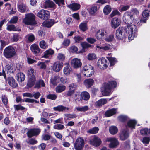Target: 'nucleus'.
<instances>
[{"label": "nucleus", "mask_w": 150, "mask_h": 150, "mask_svg": "<svg viewBox=\"0 0 150 150\" xmlns=\"http://www.w3.org/2000/svg\"><path fill=\"white\" fill-rule=\"evenodd\" d=\"M59 78L58 76H54L50 79V83L53 85H56L59 83Z\"/></svg>", "instance_id": "37"}, {"label": "nucleus", "mask_w": 150, "mask_h": 150, "mask_svg": "<svg viewBox=\"0 0 150 150\" xmlns=\"http://www.w3.org/2000/svg\"><path fill=\"white\" fill-rule=\"evenodd\" d=\"M96 58V55L94 53H90L87 56V59L89 60H92Z\"/></svg>", "instance_id": "57"}, {"label": "nucleus", "mask_w": 150, "mask_h": 150, "mask_svg": "<svg viewBox=\"0 0 150 150\" xmlns=\"http://www.w3.org/2000/svg\"><path fill=\"white\" fill-rule=\"evenodd\" d=\"M71 66L74 68L77 69L81 67L82 63L79 59L74 58L71 62Z\"/></svg>", "instance_id": "10"}, {"label": "nucleus", "mask_w": 150, "mask_h": 150, "mask_svg": "<svg viewBox=\"0 0 150 150\" xmlns=\"http://www.w3.org/2000/svg\"><path fill=\"white\" fill-rule=\"evenodd\" d=\"M72 69L68 65L64 67L63 69L64 73L66 75H69L71 72Z\"/></svg>", "instance_id": "35"}, {"label": "nucleus", "mask_w": 150, "mask_h": 150, "mask_svg": "<svg viewBox=\"0 0 150 150\" xmlns=\"http://www.w3.org/2000/svg\"><path fill=\"white\" fill-rule=\"evenodd\" d=\"M65 116L67 117L68 120H70V119H74L77 117V116L75 114H65Z\"/></svg>", "instance_id": "56"}, {"label": "nucleus", "mask_w": 150, "mask_h": 150, "mask_svg": "<svg viewBox=\"0 0 150 150\" xmlns=\"http://www.w3.org/2000/svg\"><path fill=\"white\" fill-rule=\"evenodd\" d=\"M129 137V134L127 129L123 130L120 133L119 137L121 140H125Z\"/></svg>", "instance_id": "19"}, {"label": "nucleus", "mask_w": 150, "mask_h": 150, "mask_svg": "<svg viewBox=\"0 0 150 150\" xmlns=\"http://www.w3.org/2000/svg\"><path fill=\"white\" fill-rule=\"evenodd\" d=\"M79 112H85L87 111L89 109V107L88 106H85L82 107H77L75 108Z\"/></svg>", "instance_id": "38"}, {"label": "nucleus", "mask_w": 150, "mask_h": 150, "mask_svg": "<svg viewBox=\"0 0 150 150\" xmlns=\"http://www.w3.org/2000/svg\"><path fill=\"white\" fill-rule=\"evenodd\" d=\"M108 64V62L105 58H102L98 60L97 65L100 69H104L107 68Z\"/></svg>", "instance_id": "8"}, {"label": "nucleus", "mask_w": 150, "mask_h": 150, "mask_svg": "<svg viewBox=\"0 0 150 150\" xmlns=\"http://www.w3.org/2000/svg\"><path fill=\"white\" fill-rule=\"evenodd\" d=\"M6 29L8 31H20L21 29L16 28L14 25H7Z\"/></svg>", "instance_id": "32"}, {"label": "nucleus", "mask_w": 150, "mask_h": 150, "mask_svg": "<svg viewBox=\"0 0 150 150\" xmlns=\"http://www.w3.org/2000/svg\"><path fill=\"white\" fill-rule=\"evenodd\" d=\"M140 133L142 135H150V129L148 128L142 129L140 130Z\"/></svg>", "instance_id": "40"}, {"label": "nucleus", "mask_w": 150, "mask_h": 150, "mask_svg": "<svg viewBox=\"0 0 150 150\" xmlns=\"http://www.w3.org/2000/svg\"><path fill=\"white\" fill-rule=\"evenodd\" d=\"M27 74L28 78L35 77L36 74L34 70L32 68H30L28 70Z\"/></svg>", "instance_id": "39"}, {"label": "nucleus", "mask_w": 150, "mask_h": 150, "mask_svg": "<svg viewBox=\"0 0 150 150\" xmlns=\"http://www.w3.org/2000/svg\"><path fill=\"white\" fill-rule=\"evenodd\" d=\"M77 86L76 84L72 83L69 84V90L74 92L76 89Z\"/></svg>", "instance_id": "54"}, {"label": "nucleus", "mask_w": 150, "mask_h": 150, "mask_svg": "<svg viewBox=\"0 0 150 150\" xmlns=\"http://www.w3.org/2000/svg\"><path fill=\"white\" fill-rule=\"evenodd\" d=\"M41 6L42 8H52L53 10L55 9L56 5L52 1L47 0L41 2Z\"/></svg>", "instance_id": "7"}, {"label": "nucleus", "mask_w": 150, "mask_h": 150, "mask_svg": "<svg viewBox=\"0 0 150 150\" xmlns=\"http://www.w3.org/2000/svg\"><path fill=\"white\" fill-rule=\"evenodd\" d=\"M41 87L45 88V84L42 80H40L38 81V89L40 88Z\"/></svg>", "instance_id": "60"}, {"label": "nucleus", "mask_w": 150, "mask_h": 150, "mask_svg": "<svg viewBox=\"0 0 150 150\" xmlns=\"http://www.w3.org/2000/svg\"><path fill=\"white\" fill-rule=\"evenodd\" d=\"M55 23V22L54 19H49L44 21L42 23V26L45 27L50 28L52 27Z\"/></svg>", "instance_id": "12"}, {"label": "nucleus", "mask_w": 150, "mask_h": 150, "mask_svg": "<svg viewBox=\"0 0 150 150\" xmlns=\"http://www.w3.org/2000/svg\"><path fill=\"white\" fill-rule=\"evenodd\" d=\"M26 37L27 38L26 42L28 43L32 42L35 40V36L33 34H28L26 35Z\"/></svg>", "instance_id": "36"}, {"label": "nucleus", "mask_w": 150, "mask_h": 150, "mask_svg": "<svg viewBox=\"0 0 150 150\" xmlns=\"http://www.w3.org/2000/svg\"><path fill=\"white\" fill-rule=\"evenodd\" d=\"M90 144L94 147L99 146L101 143V141H89Z\"/></svg>", "instance_id": "55"}, {"label": "nucleus", "mask_w": 150, "mask_h": 150, "mask_svg": "<svg viewBox=\"0 0 150 150\" xmlns=\"http://www.w3.org/2000/svg\"><path fill=\"white\" fill-rule=\"evenodd\" d=\"M75 42L76 43H79L81 42L83 40V38L78 35H76L74 36L73 38Z\"/></svg>", "instance_id": "52"}, {"label": "nucleus", "mask_w": 150, "mask_h": 150, "mask_svg": "<svg viewBox=\"0 0 150 150\" xmlns=\"http://www.w3.org/2000/svg\"><path fill=\"white\" fill-rule=\"evenodd\" d=\"M118 120L121 122H125L129 120V118L127 116L121 115L118 117Z\"/></svg>", "instance_id": "48"}, {"label": "nucleus", "mask_w": 150, "mask_h": 150, "mask_svg": "<svg viewBox=\"0 0 150 150\" xmlns=\"http://www.w3.org/2000/svg\"><path fill=\"white\" fill-rule=\"evenodd\" d=\"M54 128L58 130H62L63 129L64 126L62 124H56L54 126Z\"/></svg>", "instance_id": "59"}, {"label": "nucleus", "mask_w": 150, "mask_h": 150, "mask_svg": "<svg viewBox=\"0 0 150 150\" xmlns=\"http://www.w3.org/2000/svg\"><path fill=\"white\" fill-rule=\"evenodd\" d=\"M28 78L27 86L28 87L30 88L34 85L36 81V79L35 77Z\"/></svg>", "instance_id": "27"}, {"label": "nucleus", "mask_w": 150, "mask_h": 150, "mask_svg": "<svg viewBox=\"0 0 150 150\" xmlns=\"http://www.w3.org/2000/svg\"><path fill=\"white\" fill-rule=\"evenodd\" d=\"M116 83L115 81H111L103 83L101 88L102 95L104 96H109L111 94L112 89L116 87Z\"/></svg>", "instance_id": "1"}, {"label": "nucleus", "mask_w": 150, "mask_h": 150, "mask_svg": "<svg viewBox=\"0 0 150 150\" xmlns=\"http://www.w3.org/2000/svg\"><path fill=\"white\" fill-rule=\"evenodd\" d=\"M25 78V75L23 73L19 72L16 75V79L18 82H22L23 81Z\"/></svg>", "instance_id": "25"}, {"label": "nucleus", "mask_w": 150, "mask_h": 150, "mask_svg": "<svg viewBox=\"0 0 150 150\" xmlns=\"http://www.w3.org/2000/svg\"><path fill=\"white\" fill-rule=\"evenodd\" d=\"M53 109L55 111H57L59 112H63L65 111L69 110V108L66 107L62 105L54 107L53 108Z\"/></svg>", "instance_id": "20"}, {"label": "nucleus", "mask_w": 150, "mask_h": 150, "mask_svg": "<svg viewBox=\"0 0 150 150\" xmlns=\"http://www.w3.org/2000/svg\"><path fill=\"white\" fill-rule=\"evenodd\" d=\"M97 48L103 51H108L112 49V45L107 43L103 44L100 43V44L97 45L96 46Z\"/></svg>", "instance_id": "11"}, {"label": "nucleus", "mask_w": 150, "mask_h": 150, "mask_svg": "<svg viewBox=\"0 0 150 150\" xmlns=\"http://www.w3.org/2000/svg\"><path fill=\"white\" fill-rule=\"evenodd\" d=\"M118 129L115 126H112L109 127V131L110 134L114 135L116 134L118 132Z\"/></svg>", "instance_id": "34"}, {"label": "nucleus", "mask_w": 150, "mask_h": 150, "mask_svg": "<svg viewBox=\"0 0 150 150\" xmlns=\"http://www.w3.org/2000/svg\"><path fill=\"white\" fill-rule=\"evenodd\" d=\"M30 49L33 53L37 54L38 52V45L37 44H32L30 46Z\"/></svg>", "instance_id": "42"}, {"label": "nucleus", "mask_w": 150, "mask_h": 150, "mask_svg": "<svg viewBox=\"0 0 150 150\" xmlns=\"http://www.w3.org/2000/svg\"><path fill=\"white\" fill-rule=\"evenodd\" d=\"M125 31L127 32V35L128 34V38L129 40H132L136 35V32L137 30V27L134 24H127L124 27Z\"/></svg>", "instance_id": "2"}, {"label": "nucleus", "mask_w": 150, "mask_h": 150, "mask_svg": "<svg viewBox=\"0 0 150 150\" xmlns=\"http://www.w3.org/2000/svg\"><path fill=\"white\" fill-rule=\"evenodd\" d=\"M108 59L109 62L110 66L114 65L117 62V59L115 58L109 57L108 58Z\"/></svg>", "instance_id": "46"}, {"label": "nucleus", "mask_w": 150, "mask_h": 150, "mask_svg": "<svg viewBox=\"0 0 150 150\" xmlns=\"http://www.w3.org/2000/svg\"><path fill=\"white\" fill-rule=\"evenodd\" d=\"M106 31L104 30H98L96 34V37L99 40H102L103 39L104 35H105Z\"/></svg>", "instance_id": "14"}, {"label": "nucleus", "mask_w": 150, "mask_h": 150, "mask_svg": "<svg viewBox=\"0 0 150 150\" xmlns=\"http://www.w3.org/2000/svg\"><path fill=\"white\" fill-rule=\"evenodd\" d=\"M16 53V49L11 46L6 47L3 52L4 55L7 59H10L15 56Z\"/></svg>", "instance_id": "4"}, {"label": "nucleus", "mask_w": 150, "mask_h": 150, "mask_svg": "<svg viewBox=\"0 0 150 150\" xmlns=\"http://www.w3.org/2000/svg\"><path fill=\"white\" fill-rule=\"evenodd\" d=\"M1 100L5 105L6 106L8 103V100L6 96L5 95H2L1 98Z\"/></svg>", "instance_id": "53"}, {"label": "nucleus", "mask_w": 150, "mask_h": 150, "mask_svg": "<svg viewBox=\"0 0 150 150\" xmlns=\"http://www.w3.org/2000/svg\"><path fill=\"white\" fill-rule=\"evenodd\" d=\"M130 7L129 5H126L124 6H122L120 7L119 8V10L120 12H122L123 11H126L128 10Z\"/></svg>", "instance_id": "61"}, {"label": "nucleus", "mask_w": 150, "mask_h": 150, "mask_svg": "<svg viewBox=\"0 0 150 150\" xmlns=\"http://www.w3.org/2000/svg\"><path fill=\"white\" fill-rule=\"evenodd\" d=\"M35 15L30 13L25 14V17L23 19V22L27 25H33L36 24L35 20Z\"/></svg>", "instance_id": "3"}, {"label": "nucleus", "mask_w": 150, "mask_h": 150, "mask_svg": "<svg viewBox=\"0 0 150 150\" xmlns=\"http://www.w3.org/2000/svg\"><path fill=\"white\" fill-rule=\"evenodd\" d=\"M93 67L90 65H87L84 66L82 70V73L84 75H85V73L86 72H87L89 71L91 68H92Z\"/></svg>", "instance_id": "41"}, {"label": "nucleus", "mask_w": 150, "mask_h": 150, "mask_svg": "<svg viewBox=\"0 0 150 150\" xmlns=\"http://www.w3.org/2000/svg\"><path fill=\"white\" fill-rule=\"evenodd\" d=\"M8 84L12 87L15 88L18 86V84L15 79L11 76L8 77L6 80Z\"/></svg>", "instance_id": "13"}, {"label": "nucleus", "mask_w": 150, "mask_h": 150, "mask_svg": "<svg viewBox=\"0 0 150 150\" xmlns=\"http://www.w3.org/2000/svg\"><path fill=\"white\" fill-rule=\"evenodd\" d=\"M38 134V129L32 128L29 129L27 132V136L29 138H31L35 136Z\"/></svg>", "instance_id": "16"}, {"label": "nucleus", "mask_w": 150, "mask_h": 150, "mask_svg": "<svg viewBox=\"0 0 150 150\" xmlns=\"http://www.w3.org/2000/svg\"><path fill=\"white\" fill-rule=\"evenodd\" d=\"M97 10V8L96 6H93L92 7L89 11V13L91 15H93Z\"/></svg>", "instance_id": "51"}, {"label": "nucleus", "mask_w": 150, "mask_h": 150, "mask_svg": "<svg viewBox=\"0 0 150 150\" xmlns=\"http://www.w3.org/2000/svg\"><path fill=\"white\" fill-rule=\"evenodd\" d=\"M94 82V81L92 79H89L85 80L84 83L86 87L89 88L92 86Z\"/></svg>", "instance_id": "28"}, {"label": "nucleus", "mask_w": 150, "mask_h": 150, "mask_svg": "<svg viewBox=\"0 0 150 150\" xmlns=\"http://www.w3.org/2000/svg\"><path fill=\"white\" fill-rule=\"evenodd\" d=\"M94 74V70L93 67L91 68L89 71L85 73L84 76L87 77H91Z\"/></svg>", "instance_id": "49"}, {"label": "nucleus", "mask_w": 150, "mask_h": 150, "mask_svg": "<svg viewBox=\"0 0 150 150\" xmlns=\"http://www.w3.org/2000/svg\"><path fill=\"white\" fill-rule=\"evenodd\" d=\"M68 7L73 11H76L79 9L80 5L79 4L73 3L68 6Z\"/></svg>", "instance_id": "30"}, {"label": "nucleus", "mask_w": 150, "mask_h": 150, "mask_svg": "<svg viewBox=\"0 0 150 150\" xmlns=\"http://www.w3.org/2000/svg\"><path fill=\"white\" fill-rule=\"evenodd\" d=\"M117 112V109L112 108L108 110L105 112V115L107 117H109L115 114Z\"/></svg>", "instance_id": "24"}, {"label": "nucleus", "mask_w": 150, "mask_h": 150, "mask_svg": "<svg viewBox=\"0 0 150 150\" xmlns=\"http://www.w3.org/2000/svg\"><path fill=\"white\" fill-rule=\"evenodd\" d=\"M0 42L1 43L0 49L1 50H2L4 47L8 44V42H7L4 40H0Z\"/></svg>", "instance_id": "62"}, {"label": "nucleus", "mask_w": 150, "mask_h": 150, "mask_svg": "<svg viewBox=\"0 0 150 150\" xmlns=\"http://www.w3.org/2000/svg\"><path fill=\"white\" fill-rule=\"evenodd\" d=\"M137 123L136 121L134 120H129L128 122V126L131 128H134L135 125Z\"/></svg>", "instance_id": "43"}, {"label": "nucleus", "mask_w": 150, "mask_h": 150, "mask_svg": "<svg viewBox=\"0 0 150 150\" xmlns=\"http://www.w3.org/2000/svg\"><path fill=\"white\" fill-rule=\"evenodd\" d=\"M111 8L109 5H107L105 6L104 8L103 11L106 15L109 14L111 11Z\"/></svg>", "instance_id": "47"}, {"label": "nucleus", "mask_w": 150, "mask_h": 150, "mask_svg": "<svg viewBox=\"0 0 150 150\" xmlns=\"http://www.w3.org/2000/svg\"><path fill=\"white\" fill-rule=\"evenodd\" d=\"M79 28L83 31H86L88 29L87 23L85 22L81 23L79 25Z\"/></svg>", "instance_id": "44"}, {"label": "nucleus", "mask_w": 150, "mask_h": 150, "mask_svg": "<svg viewBox=\"0 0 150 150\" xmlns=\"http://www.w3.org/2000/svg\"><path fill=\"white\" fill-rule=\"evenodd\" d=\"M99 130V129L98 127H95L88 130L87 132L91 134H95L98 132Z\"/></svg>", "instance_id": "45"}, {"label": "nucleus", "mask_w": 150, "mask_h": 150, "mask_svg": "<svg viewBox=\"0 0 150 150\" xmlns=\"http://www.w3.org/2000/svg\"><path fill=\"white\" fill-rule=\"evenodd\" d=\"M18 20V18L17 16L13 17L8 22L10 23H16Z\"/></svg>", "instance_id": "58"}, {"label": "nucleus", "mask_w": 150, "mask_h": 150, "mask_svg": "<svg viewBox=\"0 0 150 150\" xmlns=\"http://www.w3.org/2000/svg\"><path fill=\"white\" fill-rule=\"evenodd\" d=\"M40 47L43 49H46L48 47V45L46 44L44 40L40 41L39 43Z\"/></svg>", "instance_id": "50"}, {"label": "nucleus", "mask_w": 150, "mask_h": 150, "mask_svg": "<svg viewBox=\"0 0 150 150\" xmlns=\"http://www.w3.org/2000/svg\"><path fill=\"white\" fill-rule=\"evenodd\" d=\"M54 51L51 49H49L44 52V55L42 57V58H48L49 56L52 55L54 53Z\"/></svg>", "instance_id": "22"}, {"label": "nucleus", "mask_w": 150, "mask_h": 150, "mask_svg": "<svg viewBox=\"0 0 150 150\" xmlns=\"http://www.w3.org/2000/svg\"><path fill=\"white\" fill-rule=\"evenodd\" d=\"M107 102V99H101L98 101H96L95 103V104L97 107H99L102 106L103 105L106 104Z\"/></svg>", "instance_id": "31"}, {"label": "nucleus", "mask_w": 150, "mask_h": 150, "mask_svg": "<svg viewBox=\"0 0 150 150\" xmlns=\"http://www.w3.org/2000/svg\"><path fill=\"white\" fill-rule=\"evenodd\" d=\"M133 15L131 12L127 11L124 13L123 19L125 23L127 24L132 23L133 22Z\"/></svg>", "instance_id": "6"}, {"label": "nucleus", "mask_w": 150, "mask_h": 150, "mask_svg": "<svg viewBox=\"0 0 150 150\" xmlns=\"http://www.w3.org/2000/svg\"><path fill=\"white\" fill-rule=\"evenodd\" d=\"M127 32L124 28V27H119L116 30V35L117 38L120 40L124 39L127 35Z\"/></svg>", "instance_id": "5"}, {"label": "nucleus", "mask_w": 150, "mask_h": 150, "mask_svg": "<svg viewBox=\"0 0 150 150\" xmlns=\"http://www.w3.org/2000/svg\"><path fill=\"white\" fill-rule=\"evenodd\" d=\"M39 17L42 20H47L50 17L49 12L47 10H41L38 13Z\"/></svg>", "instance_id": "9"}, {"label": "nucleus", "mask_w": 150, "mask_h": 150, "mask_svg": "<svg viewBox=\"0 0 150 150\" xmlns=\"http://www.w3.org/2000/svg\"><path fill=\"white\" fill-rule=\"evenodd\" d=\"M108 146L110 149H116L119 145V141H109Z\"/></svg>", "instance_id": "29"}, {"label": "nucleus", "mask_w": 150, "mask_h": 150, "mask_svg": "<svg viewBox=\"0 0 150 150\" xmlns=\"http://www.w3.org/2000/svg\"><path fill=\"white\" fill-rule=\"evenodd\" d=\"M63 66L62 64L59 61L55 62L53 66V69L55 72H59Z\"/></svg>", "instance_id": "15"}, {"label": "nucleus", "mask_w": 150, "mask_h": 150, "mask_svg": "<svg viewBox=\"0 0 150 150\" xmlns=\"http://www.w3.org/2000/svg\"><path fill=\"white\" fill-rule=\"evenodd\" d=\"M84 144V141H76L74 145L75 149L76 150H81Z\"/></svg>", "instance_id": "17"}, {"label": "nucleus", "mask_w": 150, "mask_h": 150, "mask_svg": "<svg viewBox=\"0 0 150 150\" xmlns=\"http://www.w3.org/2000/svg\"><path fill=\"white\" fill-rule=\"evenodd\" d=\"M27 61L29 64H31L37 62L36 60L33 59L29 57H27Z\"/></svg>", "instance_id": "64"}, {"label": "nucleus", "mask_w": 150, "mask_h": 150, "mask_svg": "<svg viewBox=\"0 0 150 150\" xmlns=\"http://www.w3.org/2000/svg\"><path fill=\"white\" fill-rule=\"evenodd\" d=\"M18 11L22 13L27 12L28 8L26 5L23 4L21 3L18 5Z\"/></svg>", "instance_id": "21"}, {"label": "nucleus", "mask_w": 150, "mask_h": 150, "mask_svg": "<svg viewBox=\"0 0 150 150\" xmlns=\"http://www.w3.org/2000/svg\"><path fill=\"white\" fill-rule=\"evenodd\" d=\"M5 68L7 70L8 73H13L15 70L13 65L12 64H8L6 65Z\"/></svg>", "instance_id": "33"}, {"label": "nucleus", "mask_w": 150, "mask_h": 150, "mask_svg": "<svg viewBox=\"0 0 150 150\" xmlns=\"http://www.w3.org/2000/svg\"><path fill=\"white\" fill-rule=\"evenodd\" d=\"M120 23V22L118 18H114L111 20V26L113 28H115L119 26Z\"/></svg>", "instance_id": "23"}, {"label": "nucleus", "mask_w": 150, "mask_h": 150, "mask_svg": "<svg viewBox=\"0 0 150 150\" xmlns=\"http://www.w3.org/2000/svg\"><path fill=\"white\" fill-rule=\"evenodd\" d=\"M66 86L62 84L58 85L55 88V91L57 93H61L65 90Z\"/></svg>", "instance_id": "26"}, {"label": "nucleus", "mask_w": 150, "mask_h": 150, "mask_svg": "<svg viewBox=\"0 0 150 150\" xmlns=\"http://www.w3.org/2000/svg\"><path fill=\"white\" fill-rule=\"evenodd\" d=\"M14 108L17 111L19 110H24L25 108V107L21 106L20 105H14Z\"/></svg>", "instance_id": "63"}, {"label": "nucleus", "mask_w": 150, "mask_h": 150, "mask_svg": "<svg viewBox=\"0 0 150 150\" xmlns=\"http://www.w3.org/2000/svg\"><path fill=\"white\" fill-rule=\"evenodd\" d=\"M80 100L82 101L88 100L90 98V96L88 92L86 91H83L80 94Z\"/></svg>", "instance_id": "18"}]
</instances>
